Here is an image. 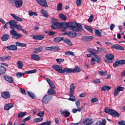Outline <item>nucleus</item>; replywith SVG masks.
Wrapping results in <instances>:
<instances>
[{
    "label": "nucleus",
    "mask_w": 125,
    "mask_h": 125,
    "mask_svg": "<svg viewBox=\"0 0 125 125\" xmlns=\"http://www.w3.org/2000/svg\"><path fill=\"white\" fill-rule=\"evenodd\" d=\"M68 24L69 28L73 31H79L80 30L83 29L81 24L76 23L75 21L69 22Z\"/></svg>",
    "instance_id": "1"
},
{
    "label": "nucleus",
    "mask_w": 125,
    "mask_h": 125,
    "mask_svg": "<svg viewBox=\"0 0 125 125\" xmlns=\"http://www.w3.org/2000/svg\"><path fill=\"white\" fill-rule=\"evenodd\" d=\"M105 112L114 117H118L120 115L117 112L114 110L109 109L107 107L105 108Z\"/></svg>",
    "instance_id": "2"
},
{
    "label": "nucleus",
    "mask_w": 125,
    "mask_h": 125,
    "mask_svg": "<svg viewBox=\"0 0 125 125\" xmlns=\"http://www.w3.org/2000/svg\"><path fill=\"white\" fill-rule=\"evenodd\" d=\"M10 33L12 35V38L14 39H18L22 37L21 34L18 33L14 30H11L10 31Z\"/></svg>",
    "instance_id": "3"
},
{
    "label": "nucleus",
    "mask_w": 125,
    "mask_h": 125,
    "mask_svg": "<svg viewBox=\"0 0 125 125\" xmlns=\"http://www.w3.org/2000/svg\"><path fill=\"white\" fill-rule=\"evenodd\" d=\"M36 71L37 70L36 69H34L28 71H26L25 72V73H21L20 72H18L16 74V76L18 78H19L23 76L25 73L27 74L33 73H35Z\"/></svg>",
    "instance_id": "4"
},
{
    "label": "nucleus",
    "mask_w": 125,
    "mask_h": 125,
    "mask_svg": "<svg viewBox=\"0 0 125 125\" xmlns=\"http://www.w3.org/2000/svg\"><path fill=\"white\" fill-rule=\"evenodd\" d=\"M52 96L50 95H46L43 97L42 100V102L45 104H48L49 100L52 98Z\"/></svg>",
    "instance_id": "5"
},
{
    "label": "nucleus",
    "mask_w": 125,
    "mask_h": 125,
    "mask_svg": "<svg viewBox=\"0 0 125 125\" xmlns=\"http://www.w3.org/2000/svg\"><path fill=\"white\" fill-rule=\"evenodd\" d=\"M106 59L105 60L106 62L107 63H111L112 62V60L114 58V56L111 54H108L105 56Z\"/></svg>",
    "instance_id": "6"
},
{
    "label": "nucleus",
    "mask_w": 125,
    "mask_h": 125,
    "mask_svg": "<svg viewBox=\"0 0 125 125\" xmlns=\"http://www.w3.org/2000/svg\"><path fill=\"white\" fill-rule=\"evenodd\" d=\"M52 68L58 72L62 73V67L58 65H54L52 66Z\"/></svg>",
    "instance_id": "7"
},
{
    "label": "nucleus",
    "mask_w": 125,
    "mask_h": 125,
    "mask_svg": "<svg viewBox=\"0 0 125 125\" xmlns=\"http://www.w3.org/2000/svg\"><path fill=\"white\" fill-rule=\"evenodd\" d=\"M83 124L85 125H91L93 122V119L90 118H87L83 120Z\"/></svg>",
    "instance_id": "8"
},
{
    "label": "nucleus",
    "mask_w": 125,
    "mask_h": 125,
    "mask_svg": "<svg viewBox=\"0 0 125 125\" xmlns=\"http://www.w3.org/2000/svg\"><path fill=\"white\" fill-rule=\"evenodd\" d=\"M37 2L42 6L46 7L48 5L46 0H36Z\"/></svg>",
    "instance_id": "9"
},
{
    "label": "nucleus",
    "mask_w": 125,
    "mask_h": 125,
    "mask_svg": "<svg viewBox=\"0 0 125 125\" xmlns=\"http://www.w3.org/2000/svg\"><path fill=\"white\" fill-rule=\"evenodd\" d=\"M3 77L5 80L11 83H13L14 82V80L13 78L8 75H5L3 76Z\"/></svg>",
    "instance_id": "10"
},
{
    "label": "nucleus",
    "mask_w": 125,
    "mask_h": 125,
    "mask_svg": "<svg viewBox=\"0 0 125 125\" xmlns=\"http://www.w3.org/2000/svg\"><path fill=\"white\" fill-rule=\"evenodd\" d=\"M60 111L61 115L65 117H68L70 114L69 112L66 110H65L62 111V109H61L60 110Z\"/></svg>",
    "instance_id": "11"
},
{
    "label": "nucleus",
    "mask_w": 125,
    "mask_h": 125,
    "mask_svg": "<svg viewBox=\"0 0 125 125\" xmlns=\"http://www.w3.org/2000/svg\"><path fill=\"white\" fill-rule=\"evenodd\" d=\"M1 96L3 98L7 99L10 97V94L8 92H2L1 93Z\"/></svg>",
    "instance_id": "12"
},
{
    "label": "nucleus",
    "mask_w": 125,
    "mask_h": 125,
    "mask_svg": "<svg viewBox=\"0 0 125 125\" xmlns=\"http://www.w3.org/2000/svg\"><path fill=\"white\" fill-rule=\"evenodd\" d=\"M61 27L62 29L63 28V30H62V31H65L66 30V28H69V24L68 22L64 23L63 22L61 23Z\"/></svg>",
    "instance_id": "13"
},
{
    "label": "nucleus",
    "mask_w": 125,
    "mask_h": 125,
    "mask_svg": "<svg viewBox=\"0 0 125 125\" xmlns=\"http://www.w3.org/2000/svg\"><path fill=\"white\" fill-rule=\"evenodd\" d=\"M65 72L67 73H70L74 72V71L73 70V69L69 68H64L62 70V73H64Z\"/></svg>",
    "instance_id": "14"
},
{
    "label": "nucleus",
    "mask_w": 125,
    "mask_h": 125,
    "mask_svg": "<svg viewBox=\"0 0 125 125\" xmlns=\"http://www.w3.org/2000/svg\"><path fill=\"white\" fill-rule=\"evenodd\" d=\"M93 38V37L91 36H85L81 38V40L85 42L90 41Z\"/></svg>",
    "instance_id": "15"
},
{
    "label": "nucleus",
    "mask_w": 125,
    "mask_h": 125,
    "mask_svg": "<svg viewBox=\"0 0 125 125\" xmlns=\"http://www.w3.org/2000/svg\"><path fill=\"white\" fill-rule=\"evenodd\" d=\"M31 36L35 40H41L44 38V36L42 35H38L34 36V35H32Z\"/></svg>",
    "instance_id": "16"
},
{
    "label": "nucleus",
    "mask_w": 125,
    "mask_h": 125,
    "mask_svg": "<svg viewBox=\"0 0 125 125\" xmlns=\"http://www.w3.org/2000/svg\"><path fill=\"white\" fill-rule=\"evenodd\" d=\"M15 2L16 7L19 8L21 6L23 2L22 0H16Z\"/></svg>",
    "instance_id": "17"
},
{
    "label": "nucleus",
    "mask_w": 125,
    "mask_h": 125,
    "mask_svg": "<svg viewBox=\"0 0 125 125\" xmlns=\"http://www.w3.org/2000/svg\"><path fill=\"white\" fill-rule=\"evenodd\" d=\"M111 47L115 49L119 50L122 51L124 50V49L123 47L117 44L113 45L111 46Z\"/></svg>",
    "instance_id": "18"
},
{
    "label": "nucleus",
    "mask_w": 125,
    "mask_h": 125,
    "mask_svg": "<svg viewBox=\"0 0 125 125\" xmlns=\"http://www.w3.org/2000/svg\"><path fill=\"white\" fill-rule=\"evenodd\" d=\"M87 51L90 52L91 54L94 55V54H97L98 53V51L97 50L94 49L88 48L87 49Z\"/></svg>",
    "instance_id": "19"
},
{
    "label": "nucleus",
    "mask_w": 125,
    "mask_h": 125,
    "mask_svg": "<svg viewBox=\"0 0 125 125\" xmlns=\"http://www.w3.org/2000/svg\"><path fill=\"white\" fill-rule=\"evenodd\" d=\"M9 24L10 25V28L14 30L15 26L17 24V22L14 20H11L10 21Z\"/></svg>",
    "instance_id": "20"
},
{
    "label": "nucleus",
    "mask_w": 125,
    "mask_h": 125,
    "mask_svg": "<svg viewBox=\"0 0 125 125\" xmlns=\"http://www.w3.org/2000/svg\"><path fill=\"white\" fill-rule=\"evenodd\" d=\"M5 47L8 49L13 51L17 50V47L15 45H11L9 46H5Z\"/></svg>",
    "instance_id": "21"
},
{
    "label": "nucleus",
    "mask_w": 125,
    "mask_h": 125,
    "mask_svg": "<svg viewBox=\"0 0 125 125\" xmlns=\"http://www.w3.org/2000/svg\"><path fill=\"white\" fill-rule=\"evenodd\" d=\"M61 23L57 22L55 24H53L51 26L52 28L56 29L61 27Z\"/></svg>",
    "instance_id": "22"
},
{
    "label": "nucleus",
    "mask_w": 125,
    "mask_h": 125,
    "mask_svg": "<svg viewBox=\"0 0 125 125\" xmlns=\"http://www.w3.org/2000/svg\"><path fill=\"white\" fill-rule=\"evenodd\" d=\"M10 15L17 21H23L22 19L21 18L19 17L18 16L15 15L13 14H11Z\"/></svg>",
    "instance_id": "23"
},
{
    "label": "nucleus",
    "mask_w": 125,
    "mask_h": 125,
    "mask_svg": "<svg viewBox=\"0 0 125 125\" xmlns=\"http://www.w3.org/2000/svg\"><path fill=\"white\" fill-rule=\"evenodd\" d=\"M13 106V105L11 103H9L5 104L4 109L6 110H9Z\"/></svg>",
    "instance_id": "24"
},
{
    "label": "nucleus",
    "mask_w": 125,
    "mask_h": 125,
    "mask_svg": "<svg viewBox=\"0 0 125 125\" xmlns=\"http://www.w3.org/2000/svg\"><path fill=\"white\" fill-rule=\"evenodd\" d=\"M64 39L63 37H59L54 39L53 41L56 43H58Z\"/></svg>",
    "instance_id": "25"
},
{
    "label": "nucleus",
    "mask_w": 125,
    "mask_h": 125,
    "mask_svg": "<svg viewBox=\"0 0 125 125\" xmlns=\"http://www.w3.org/2000/svg\"><path fill=\"white\" fill-rule=\"evenodd\" d=\"M102 122L101 121H98L96 123V125H105L106 122V120L104 119L102 120Z\"/></svg>",
    "instance_id": "26"
},
{
    "label": "nucleus",
    "mask_w": 125,
    "mask_h": 125,
    "mask_svg": "<svg viewBox=\"0 0 125 125\" xmlns=\"http://www.w3.org/2000/svg\"><path fill=\"white\" fill-rule=\"evenodd\" d=\"M6 71V68L3 66H0V75L4 73Z\"/></svg>",
    "instance_id": "27"
},
{
    "label": "nucleus",
    "mask_w": 125,
    "mask_h": 125,
    "mask_svg": "<svg viewBox=\"0 0 125 125\" xmlns=\"http://www.w3.org/2000/svg\"><path fill=\"white\" fill-rule=\"evenodd\" d=\"M31 57L32 59L36 61H39L40 60V57L37 55L35 54L32 55Z\"/></svg>",
    "instance_id": "28"
},
{
    "label": "nucleus",
    "mask_w": 125,
    "mask_h": 125,
    "mask_svg": "<svg viewBox=\"0 0 125 125\" xmlns=\"http://www.w3.org/2000/svg\"><path fill=\"white\" fill-rule=\"evenodd\" d=\"M73 93H70L69 94V96L70 97L68 100L70 101H74L75 100V97L73 95Z\"/></svg>",
    "instance_id": "29"
},
{
    "label": "nucleus",
    "mask_w": 125,
    "mask_h": 125,
    "mask_svg": "<svg viewBox=\"0 0 125 125\" xmlns=\"http://www.w3.org/2000/svg\"><path fill=\"white\" fill-rule=\"evenodd\" d=\"M11 57L9 56H5L0 57V61H4L9 59Z\"/></svg>",
    "instance_id": "30"
},
{
    "label": "nucleus",
    "mask_w": 125,
    "mask_h": 125,
    "mask_svg": "<svg viewBox=\"0 0 125 125\" xmlns=\"http://www.w3.org/2000/svg\"><path fill=\"white\" fill-rule=\"evenodd\" d=\"M98 74L102 76H105L107 75V71H106L101 70L100 71H98Z\"/></svg>",
    "instance_id": "31"
},
{
    "label": "nucleus",
    "mask_w": 125,
    "mask_h": 125,
    "mask_svg": "<svg viewBox=\"0 0 125 125\" xmlns=\"http://www.w3.org/2000/svg\"><path fill=\"white\" fill-rule=\"evenodd\" d=\"M9 37V36L8 34H5L3 35L1 38L2 41H4L7 40Z\"/></svg>",
    "instance_id": "32"
},
{
    "label": "nucleus",
    "mask_w": 125,
    "mask_h": 125,
    "mask_svg": "<svg viewBox=\"0 0 125 125\" xmlns=\"http://www.w3.org/2000/svg\"><path fill=\"white\" fill-rule=\"evenodd\" d=\"M84 27L87 30L90 32L91 33H93V31L92 28L90 26L85 25L84 26Z\"/></svg>",
    "instance_id": "33"
},
{
    "label": "nucleus",
    "mask_w": 125,
    "mask_h": 125,
    "mask_svg": "<svg viewBox=\"0 0 125 125\" xmlns=\"http://www.w3.org/2000/svg\"><path fill=\"white\" fill-rule=\"evenodd\" d=\"M41 12L43 15L45 17L47 18L48 17L49 15L46 11L43 10H41Z\"/></svg>",
    "instance_id": "34"
},
{
    "label": "nucleus",
    "mask_w": 125,
    "mask_h": 125,
    "mask_svg": "<svg viewBox=\"0 0 125 125\" xmlns=\"http://www.w3.org/2000/svg\"><path fill=\"white\" fill-rule=\"evenodd\" d=\"M47 93L49 94L48 95H50L55 94H56L55 90L53 89L50 88L49 89L47 92Z\"/></svg>",
    "instance_id": "35"
},
{
    "label": "nucleus",
    "mask_w": 125,
    "mask_h": 125,
    "mask_svg": "<svg viewBox=\"0 0 125 125\" xmlns=\"http://www.w3.org/2000/svg\"><path fill=\"white\" fill-rule=\"evenodd\" d=\"M17 67L21 69L22 67L23 64L21 61H19L17 62Z\"/></svg>",
    "instance_id": "36"
},
{
    "label": "nucleus",
    "mask_w": 125,
    "mask_h": 125,
    "mask_svg": "<svg viewBox=\"0 0 125 125\" xmlns=\"http://www.w3.org/2000/svg\"><path fill=\"white\" fill-rule=\"evenodd\" d=\"M111 89V87L107 85H105L102 87L101 88V90L102 91H106L108 90Z\"/></svg>",
    "instance_id": "37"
},
{
    "label": "nucleus",
    "mask_w": 125,
    "mask_h": 125,
    "mask_svg": "<svg viewBox=\"0 0 125 125\" xmlns=\"http://www.w3.org/2000/svg\"><path fill=\"white\" fill-rule=\"evenodd\" d=\"M43 47L41 46L35 49L34 51L36 53H37V52H40L42 51L43 50Z\"/></svg>",
    "instance_id": "38"
},
{
    "label": "nucleus",
    "mask_w": 125,
    "mask_h": 125,
    "mask_svg": "<svg viewBox=\"0 0 125 125\" xmlns=\"http://www.w3.org/2000/svg\"><path fill=\"white\" fill-rule=\"evenodd\" d=\"M75 88V87L74 86V84L73 83H72L70 87V93H73V90Z\"/></svg>",
    "instance_id": "39"
},
{
    "label": "nucleus",
    "mask_w": 125,
    "mask_h": 125,
    "mask_svg": "<svg viewBox=\"0 0 125 125\" xmlns=\"http://www.w3.org/2000/svg\"><path fill=\"white\" fill-rule=\"evenodd\" d=\"M52 51L56 52L60 50L59 46H54L52 47Z\"/></svg>",
    "instance_id": "40"
},
{
    "label": "nucleus",
    "mask_w": 125,
    "mask_h": 125,
    "mask_svg": "<svg viewBox=\"0 0 125 125\" xmlns=\"http://www.w3.org/2000/svg\"><path fill=\"white\" fill-rule=\"evenodd\" d=\"M27 114V113L26 112H20L18 115L17 117L18 118H21L22 117L25 115Z\"/></svg>",
    "instance_id": "41"
},
{
    "label": "nucleus",
    "mask_w": 125,
    "mask_h": 125,
    "mask_svg": "<svg viewBox=\"0 0 125 125\" xmlns=\"http://www.w3.org/2000/svg\"><path fill=\"white\" fill-rule=\"evenodd\" d=\"M68 35L69 37H73L76 36V33L72 31L69 32Z\"/></svg>",
    "instance_id": "42"
},
{
    "label": "nucleus",
    "mask_w": 125,
    "mask_h": 125,
    "mask_svg": "<svg viewBox=\"0 0 125 125\" xmlns=\"http://www.w3.org/2000/svg\"><path fill=\"white\" fill-rule=\"evenodd\" d=\"M63 41L69 45L71 46L72 45L70 40L69 39L66 38L63 40Z\"/></svg>",
    "instance_id": "43"
},
{
    "label": "nucleus",
    "mask_w": 125,
    "mask_h": 125,
    "mask_svg": "<svg viewBox=\"0 0 125 125\" xmlns=\"http://www.w3.org/2000/svg\"><path fill=\"white\" fill-rule=\"evenodd\" d=\"M59 17L63 21H65L67 19L66 16L62 14H59Z\"/></svg>",
    "instance_id": "44"
},
{
    "label": "nucleus",
    "mask_w": 125,
    "mask_h": 125,
    "mask_svg": "<svg viewBox=\"0 0 125 125\" xmlns=\"http://www.w3.org/2000/svg\"><path fill=\"white\" fill-rule=\"evenodd\" d=\"M29 14L31 16H34L38 15L35 12L30 11L28 12Z\"/></svg>",
    "instance_id": "45"
},
{
    "label": "nucleus",
    "mask_w": 125,
    "mask_h": 125,
    "mask_svg": "<svg viewBox=\"0 0 125 125\" xmlns=\"http://www.w3.org/2000/svg\"><path fill=\"white\" fill-rule=\"evenodd\" d=\"M73 70L74 71V72H73V73H74L79 72L81 71L80 68L77 66H75V67L74 69H73Z\"/></svg>",
    "instance_id": "46"
},
{
    "label": "nucleus",
    "mask_w": 125,
    "mask_h": 125,
    "mask_svg": "<svg viewBox=\"0 0 125 125\" xmlns=\"http://www.w3.org/2000/svg\"><path fill=\"white\" fill-rule=\"evenodd\" d=\"M98 51V52H107V51L106 50L104 49H103L101 48L98 47H97Z\"/></svg>",
    "instance_id": "47"
},
{
    "label": "nucleus",
    "mask_w": 125,
    "mask_h": 125,
    "mask_svg": "<svg viewBox=\"0 0 125 125\" xmlns=\"http://www.w3.org/2000/svg\"><path fill=\"white\" fill-rule=\"evenodd\" d=\"M28 94L32 98H34L35 97V95L33 93L31 92L30 91H28Z\"/></svg>",
    "instance_id": "48"
},
{
    "label": "nucleus",
    "mask_w": 125,
    "mask_h": 125,
    "mask_svg": "<svg viewBox=\"0 0 125 125\" xmlns=\"http://www.w3.org/2000/svg\"><path fill=\"white\" fill-rule=\"evenodd\" d=\"M42 120L43 118L40 117L34 119L33 121L35 122H38L42 121Z\"/></svg>",
    "instance_id": "49"
},
{
    "label": "nucleus",
    "mask_w": 125,
    "mask_h": 125,
    "mask_svg": "<svg viewBox=\"0 0 125 125\" xmlns=\"http://www.w3.org/2000/svg\"><path fill=\"white\" fill-rule=\"evenodd\" d=\"M81 111V108L80 107H77V109H76L75 108H73L72 110V112L73 113H75L77 111L80 112Z\"/></svg>",
    "instance_id": "50"
},
{
    "label": "nucleus",
    "mask_w": 125,
    "mask_h": 125,
    "mask_svg": "<svg viewBox=\"0 0 125 125\" xmlns=\"http://www.w3.org/2000/svg\"><path fill=\"white\" fill-rule=\"evenodd\" d=\"M94 58L95 59L96 62L98 63H100V60L98 56L96 55H94Z\"/></svg>",
    "instance_id": "51"
},
{
    "label": "nucleus",
    "mask_w": 125,
    "mask_h": 125,
    "mask_svg": "<svg viewBox=\"0 0 125 125\" xmlns=\"http://www.w3.org/2000/svg\"><path fill=\"white\" fill-rule=\"evenodd\" d=\"M56 60L58 63L60 64L64 61V59L62 58H59L56 59Z\"/></svg>",
    "instance_id": "52"
},
{
    "label": "nucleus",
    "mask_w": 125,
    "mask_h": 125,
    "mask_svg": "<svg viewBox=\"0 0 125 125\" xmlns=\"http://www.w3.org/2000/svg\"><path fill=\"white\" fill-rule=\"evenodd\" d=\"M120 60H117L115 62L113 63V66L114 67H116L120 64Z\"/></svg>",
    "instance_id": "53"
},
{
    "label": "nucleus",
    "mask_w": 125,
    "mask_h": 125,
    "mask_svg": "<svg viewBox=\"0 0 125 125\" xmlns=\"http://www.w3.org/2000/svg\"><path fill=\"white\" fill-rule=\"evenodd\" d=\"M51 122V121L50 120L49 121L44 122L39 125H50Z\"/></svg>",
    "instance_id": "54"
},
{
    "label": "nucleus",
    "mask_w": 125,
    "mask_h": 125,
    "mask_svg": "<svg viewBox=\"0 0 125 125\" xmlns=\"http://www.w3.org/2000/svg\"><path fill=\"white\" fill-rule=\"evenodd\" d=\"M44 114V111L39 112L37 115L41 117H42Z\"/></svg>",
    "instance_id": "55"
},
{
    "label": "nucleus",
    "mask_w": 125,
    "mask_h": 125,
    "mask_svg": "<svg viewBox=\"0 0 125 125\" xmlns=\"http://www.w3.org/2000/svg\"><path fill=\"white\" fill-rule=\"evenodd\" d=\"M94 32L96 35L100 36H101V34L100 32L98 29H95L94 30Z\"/></svg>",
    "instance_id": "56"
},
{
    "label": "nucleus",
    "mask_w": 125,
    "mask_h": 125,
    "mask_svg": "<svg viewBox=\"0 0 125 125\" xmlns=\"http://www.w3.org/2000/svg\"><path fill=\"white\" fill-rule=\"evenodd\" d=\"M92 82L94 83H101L100 79H98L93 80L92 81Z\"/></svg>",
    "instance_id": "57"
},
{
    "label": "nucleus",
    "mask_w": 125,
    "mask_h": 125,
    "mask_svg": "<svg viewBox=\"0 0 125 125\" xmlns=\"http://www.w3.org/2000/svg\"><path fill=\"white\" fill-rule=\"evenodd\" d=\"M124 88L123 87H121L120 86H118L117 87L116 89L119 92L120 91H123L124 89Z\"/></svg>",
    "instance_id": "58"
},
{
    "label": "nucleus",
    "mask_w": 125,
    "mask_h": 125,
    "mask_svg": "<svg viewBox=\"0 0 125 125\" xmlns=\"http://www.w3.org/2000/svg\"><path fill=\"white\" fill-rule=\"evenodd\" d=\"M19 31L21 30L22 28V27L20 24H16V26H15V27Z\"/></svg>",
    "instance_id": "59"
},
{
    "label": "nucleus",
    "mask_w": 125,
    "mask_h": 125,
    "mask_svg": "<svg viewBox=\"0 0 125 125\" xmlns=\"http://www.w3.org/2000/svg\"><path fill=\"white\" fill-rule=\"evenodd\" d=\"M94 16L92 14L89 17V18L88 20V21L91 22H92L94 19Z\"/></svg>",
    "instance_id": "60"
},
{
    "label": "nucleus",
    "mask_w": 125,
    "mask_h": 125,
    "mask_svg": "<svg viewBox=\"0 0 125 125\" xmlns=\"http://www.w3.org/2000/svg\"><path fill=\"white\" fill-rule=\"evenodd\" d=\"M65 55H71L72 56L74 55V52H72L70 51L66 52L65 53Z\"/></svg>",
    "instance_id": "61"
},
{
    "label": "nucleus",
    "mask_w": 125,
    "mask_h": 125,
    "mask_svg": "<svg viewBox=\"0 0 125 125\" xmlns=\"http://www.w3.org/2000/svg\"><path fill=\"white\" fill-rule=\"evenodd\" d=\"M62 5L61 3H59L58 5L57 10H58L60 11L62 9Z\"/></svg>",
    "instance_id": "62"
},
{
    "label": "nucleus",
    "mask_w": 125,
    "mask_h": 125,
    "mask_svg": "<svg viewBox=\"0 0 125 125\" xmlns=\"http://www.w3.org/2000/svg\"><path fill=\"white\" fill-rule=\"evenodd\" d=\"M118 123L119 125H125V122L123 120L118 121Z\"/></svg>",
    "instance_id": "63"
},
{
    "label": "nucleus",
    "mask_w": 125,
    "mask_h": 125,
    "mask_svg": "<svg viewBox=\"0 0 125 125\" xmlns=\"http://www.w3.org/2000/svg\"><path fill=\"white\" fill-rule=\"evenodd\" d=\"M31 116H29L28 117H27L26 118H25L23 120V121L24 122H26L27 121L29 120H30L31 118Z\"/></svg>",
    "instance_id": "64"
}]
</instances>
